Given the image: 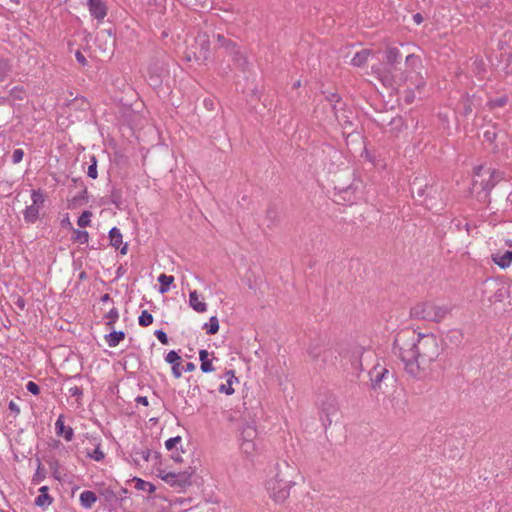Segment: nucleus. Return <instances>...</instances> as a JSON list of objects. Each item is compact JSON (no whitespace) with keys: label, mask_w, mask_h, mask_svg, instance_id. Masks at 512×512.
<instances>
[{"label":"nucleus","mask_w":512,"mask_h":512,"mask_svg":"<svg viewBox=\"0 0 512 512\" xmlns=\"http://www.w3.org/2000/svg\"><path fill=\"white\" fill-rule=\"evenodd\" d=\"M401 340V335H398L394 342V348L398 347V356L405 371L417 379L425 377L430 371L431 365L443 352L440 339L433 333H419L417 339L411 343L400 344Z\"/></svg>","instance_id":"nucleus-1"},{"label":"nucleus","mask_w":512,"mask_h":512,"mask_svg":"<svg viewBox=\"0 0 512 512\" xmlns=\"http://www.w3.org/2000/svg\"><path fill=\"white\" fill-rule=\"evenodd\" d=\"M406 75L405 77L394 78L389 75V72H379L378 79L384 86L394 87L400 86L403 83L411 79L412 84L417 88L421 89L425 86V81L420 75L422 69V60L420 56L415 54H409L405 59Z\"/></svg>","instance_id":"nucleus-2"},{"label":"nucleus","mask_w":512,"mask_h":512,"mask_svg":"<svg viewBox=\"0 0 512 512\" xmlns=\"http://www.w3.org/2000/svg\"><path fill=\"white\" fill-rule=\"evenodd\" d=\"M283 467L286 470L291 469L287 462L283 463ZM286 474L287 473H284L282 470V465L276 463L273 467V470H271V476L265 483V488L269 496L275 502H284L289 497L290 490L295 484L292 480L287 478Z\"/></svg>","instance_id":"nucleus-3"},{"label":"nucleus","mask_w":512,"mask_h":512,"mask_svg":"<svg viewBox=\"0 0 512 512\" xmlns=\"http://www.w3.org/2000/svg\"><path fill=\"white\" fill-rule=\"evenodd\" d=\"M449 313L445 305H437L433 302H422L416 304L410 311L414 319L439 322Z\"/></svg>","instance_id":"nucleus-4"},{"label":"nucleus","mask_w":512,"mask_h":512,"mask_svg":"<svg viewBox=\"0 0 512 512\" xmlns=\"http://www.w3.org/2000/svg\"><path fill=\"white\" fill-rule=\"evenodd\" d=\"M474 175L475 177L480 178V181L478 179L474 180V186H477L478 184L480 185L484 192L485 198L489 195L497 183L504 179L503 172L492 168L485 169L483 166L476 167Z\"/></svg>","instance_id":"nucleus-5"},{"label":"nucleus","mask_w":512,"mask_h":512,"mask_svg":"<svg viewBox=\"0 0 512 512\" xmlns=\"http://www.w3.org/2000/svg\"><path fill=\"white\" fill-rule=\"evenodd\" d=\"M31 200L32 204L27 206L23 211V218L26 223L34 224L39 218L45 197L41 190H32Z\"/></svg>","instance_id":"nucleus-6"},{"label":"nucleus","mask_w":512,"mask_h":512,"mask_svg":"<svg viewBox=\"0 0 512 512\" xmlns=\"http://www.w3.org/2000/svg\"><path fill=\"white\" fill-rule=\"evenodd\" d=\"M193 472L183 471L179 473H167L163 476V480L171 485L184 487L191 483Z\"/></svg>","instance_id":"nucleus-7"},{"label":"nucleus","mask_w":512,"mask_h":512,"mask_svg":"<svg viewBox=\"0 0 512 512\" xmlns=\"http://www.w3.org/2000/svg\"><path fill=\"white\" fill-rule=\"evenodd\" d=\"M90 15L99 22H102L107 15V6L103 0H88Z\"/></svg>","instance_id":"nucleus-8"},{"label":"nucleus","mask_w":512,"mask_h":512,"mask_svg":"<svg viewBox=\"0 0 512 512\" xmlns=\"http://www.w3.org/2000/svg\"><path fill=\"white\" fill-rule=\"evenodd\" d=\"M372 388L374 390L380 389L381 382L386 379L389 375V370L377 363L372 370L369 372Z\"/></svg>","instance_id":"nucleus-9"},{"label":"nucleus","mask_w":512,"mask_h":512,"mask_svg":"<svg viewBox=\"0 0 512 512\" xmlns=\"http://www.w3.org/2000/svg\"><path fill=\"white\" fill-rule=\"evenodd\" d=\"M55 431L58 436L63 437L67 442H70L74 437L73 428L64 424L63 414L59 415L55 422Z\"/></svg>","instance_id":"nucleus-10"},{"label":"nucleus","mask_w":512,"mask_h":512,"mask_svg":"<svg viewBox=\"0 0 512 512\" xmlns=\"http://www.w3.org/2000/svg\"><path fill=\"white\" fill-rule=\"evenodd\" d=\"M491 259L501 269H507L512 263V251L493 253Z\"/></svg>","instance_id":"nucleus-11"},{"label":"nucleus","mask_w":512,"mask_h":512,"mask_svg":"<svg viewBox=\"0 0 512 512\" xmlns=\"http://www.w3.org/2000/svg\"><path fill=\"white\" fill-rule=\"evenodd\" d=\"M48 491L49 488L47 486L40 487L39 495L34 500L35 505L43 510L53 503V498L49 495Z\"/></svg>","instance_id":"nucleus-12"},{"label":"nucleus","mask_w":512,"mask_h":512,"mask_svg":"<svg viewBox=\"0 0 512 512\" xmlns=\"http://www.w3.org/2000/svg\"><path fill=\"white\" fill-rule=\"evenodd\" d=\"M322 412L326 414L329 425L332 423L331 417L338 411L337 400L334 396L327 397L326 401L322 404Z\"/></svg>","instance_id":"nucleus-13"},{"label":"nucleus","mask_w":512,"mask_h":512,"mask_svg":"<svg viewBox=\"0 0 512 512\" xmlns=\"http://www.w3.org/2000/svg\"><path fill=\"white\" fill-rule=\"evenodd\" d=\"M189 306L198 313L207 311V304L201 299L196 290L189 293Z\"/></svg>","instance_id":"nucleus-14"},{"label":"nucleus","mask_w":512,"mask_h":512,"mask_svg":"<svg viewBox=\"0 0 512 512\" xmlns=\"http://www.w3.org/2000/svg\"><path fill=\"white\" fill-rule=\"evenodd\" d=\"M240 449L247 457L251 458L260 452L261 445L259 441H241Z\"/></svg>","instance_id":"nucleus-15"},{"label":"nucleus","mask_w":512,"mask_h":512,"mask_svg":"<svg viewBox=\"0 0 512 512\" xmlns=\"http://www.w3.org/2000/svg\"><path fill=\"white\" fill-rule=\"evenodd\" d=\"M225 376L226 383H223L219 386V392L224 393L226 395H232L235 392L233 384L235 382H238V379L235 376L234 371L232 370L227 371Z\"/></svg>","instance_id":"nucleus-16"},{"label":"nucleus","mask_w":512,"mask_h":512,"mask_svg":"<svg viewBox=\"0 0 512 512\" xmlns=\"http://www.w3.org/2000/svg\"><path fill=\"white\" fill-rule=\"evenodd\" d=\"M181 442H182L181 436H175V437L169 438L168 440L165 441V447L168 451H173L174 449H176V451L172 452V454H171V458L175 462L182 461L180 453L177 451V445L181 444Z\"/></svg>","instance_id":"nucleus-17"},{"label":"nucleus","mask_w":512,"mask_h":512,"mask_svg":"<svg viewBox=\"0 0 512 512\" xmlns=\"http://www.w3.org/2000/svg\"><path fill=\"white\" fill-rule=\"evenodd\" d=\"M98 500L95 492L85 490L80 494L79 501L84 509H91Z\"/></svg>","instance_id":"nucleus-18"},{"label":"nucleus","mask_w":512,"mask_h":512,"mask_svg":"<svg viewBox=\"0 0 512 512\" xmlns=\"http://www.w3.org/2000/svg\"><path fill=\"white\" fill-rule=\"evenodd\" d=\"M370 55L371 50L362 49L353 56V58L351 59V64L356 67H362L367 63Z\"/></svg>","instance_id":"nucleus-19"},{"label":"nucleus","mask_w":512,"mask_h":512,"mask_svg":"<svg viewBox=\"0 0 512 512\" xmlns=\"http://www.w3.org/2000/svg\"><path fill=\"white\" fill-rule=\"evenodd\" d=\"M199 359L201 361V371L204 373H209L214 371V366L212 361L209 359V352L205 349H201L199 351Z\"/></svg>","instance_id":"nucleus-20"},{"label":"nucleus","mask_w":512,"mask_h":512,"mask_svg":"<svg viewBox=\"0 0 512 512\" xmlns=\"http://www.w3.org/2000/svg\"><path fill=\"white\" fill-rule=\"evenodd\" d=\"M366 354H369L371 355L372 352L370 350H366L365 348L363 347H360V346H357L355 347L354 351H353V360H352V365L355 367V368H358L359 370H362V357Z\"/></svg>","instance_id":"nucleus-21"},{"label":"nucleus","mask_w":512,"mask_h":512,"mask_svg":"<svg viewBox=\"0 0 512 512\" xmlns=\"http://www.w3.org/2000/svg\"><path fill=\"white\" fill-rule=\"evenodd\" d=\"M401 58V52L397 47L392 46L386 49V60L390 65L400 63Z\"/></svg>","instance_id":"nucleus-22"},{"label":"nucleus","mask_w":512,"mask_h":512,"mask_svg":"<svg viewBox=\"0 0 512 512\" xmlns=\"http://www.w3.org/2000/svg\"><path fill=\"white\" fill-rule=\"evenodd\" d=\"M241 441H258L257 440V430L255 427L251 425H246L242 428L240 432V442Z\"/></svg>","instance_id":"nucleus-23"},{"label":"nucleus","mask_w":512,"mask_h":512,"mask_svg":"<svg viewBox=\"0 0 512 512\" xmlns=\"http://www.w3.org/2000/svg\"><path fill=\"white\" fill-rule=\"evenodd\" d=\"M106 342L109 347L113 348L119 345V343L125 338L123 331H113L106 335Z\"/></svg>","instance_id":"nucleus-24"},{"label":"nucleus","mask_w":512,"mask_h":512,"mask_svg":"<svg viewBox=\"0 0 512 512\" xmlns=\"http://www.w3.org/2000/svg\"><path fill=\"white\" fill-rule=\"evenodd\" d=\"M174 277L166 274H160L158 282L160 283L159 292L164 294L169 291L170 285L173 283Z\"/></svg>","instance_id":"nucleus-25"},{"label":"nucleus","mask_w":512,"mask_h":512,"mask_svg":"<svg viewBox=\"0 0 512 512\" xmlns=\"http://www.w3.org/2000/svg\"><path fill=\"white\" fill-rule=\"evenodd\" d=\"M110 243L113 247L119 248L122 244V234L117 227H113L109 231Z\"/></svg>","instance_id":"nucleus-26"},{"label":"nucleus","mask_w":512,"mask_h":512,"mask_svg":"<svg viewBox=\"0 0 512 512\" xmlns=\"http://www.w3.org/2000/svg\"><path fill=\"white\" fill-rule=\"evenodd\" d=\"M203 328L206 330V333L209 335H214L219 330V321L216 316H212L209 319L208 323H205Z\"/></svg>","instance_id":"nucleus-27"},{"label":"nucleus","mask_w":512,"mask_h":512,"mask_svg":"<svg viewBox=\"0 0 512 512\" xmlns=\"http://www.w3.org/2000/svg\"><path fill=\"white\" fill-rule=\"evenodd\" d=\"M153 316L147 310H143L138 318V323L142 327H148L153 323Z\"/></svg>","instance_id":"nucleus-28"},{"label":"nucleus","mask_w":512,"mask_h":512,"mask_svg":"<svg viewBox=\"0 0 512 512\" xmlns=\"http://www.w3.org/2000/svg\"><path fill=\"white\" fill-rule=\"evenodd\" d=\"M11 70L9 60L0 58V82H2Z\"/></svg>","instance_id":"nucleus-29"},{"label":"nucleus","mask_w":512,"mask_h":512,"mask_svg":"<svg viewBox=\"0 0 512 512\" xmlns=\"http://www.w3.org/2000/svg\"><path fill=\"white\" fill-rule=\"evenodd\" d=\"M73 240L80 243V244H86L89 240V234L87 231L84 230H74L73 231Z\"/></svg>","instance_id":"nucleus-30"},{"label":"nucleus","mask_w":512,"mask_h":512,"mask_svg":"<svg viewBox=\"0 0 512 512\" xmlns=\"http://www.w3.org/2000/svg\"><path fill=\"white\" fill-rule=\"evenodd\" d=\"M92 213L90 211H84L78 218L77 224L81 228L87 227L91 223Z\"/></svg>","instance_id":"nucleus-31"},{"label":"nucleus","mask_w":512,"mask_h":512,"mask_svg":"<svg viewBox=\"0 0 512 512\" xmlns=\"http://www.w3.org/2000/svg\"><path fill=\"white\" fill-rule=\"evenodd\" d=\"M309 355L314 359L318 360L322 353V348L319 343H316L315 345L311 344L308 348Z\"/></svg>","instance_id":"nucleus-32"},{"label":"nucleus","mask_w":512,"mask_h":512,"mask_svg":"<svg viewBox=\"0 0 512 512\" xmlns=\"http://www.w3.org/2000/svg\"><path fill=\"white\" fill-rule=\"evenodd\" d=\"M10 95L15 100H23L25 97V91L23 87L15 86L10 90Z\"/></svg>","instance_id":"nucleus-33"},{"label":"nucleus","mask_w":512,"mask_h":512,"mask_svg":"<svg viewBox=\"0 0 512 512\" xmlns=\"http://www.w3.org/2000/svg\"><path fill=\"white\" fill-rule=\"evenodd\" d=\"M87 175L90 178H92V179H96L97 176H98V173H97V161H96L95 157L91 158V164L88 167Z\"/></svg>","instance_id":"nucleus-34"},{"label":"nucleus","mask_w":512,"mask_h":512,"mask_svg":"<svg viewBox=\"0 0 512 512\" xmlns=\"http://www.w3.org/2000/svg\"><path fill=\"white\" fill-rule=\"evenodd\" d=\"M87 456L95 461H101L104 459L105 454L100 449V445H97L93 452L88 453Z\"/></svg>","instance_id":"nucleus-35"},{"label":"nucleus","mask_w":512,"mask_h":512,"mask_svg":"<svg viewBox=\"0 0 512 512\" xmlns=\"http://www.w3.org/2000/svg\"><path fill=\"white\" fill-rule=\"evenodd\" d=\"M165 361L171 365H175L178 362H180V356L176 351L171 350L170 352L167 353Z\"/></svg>","instance_id":"nucleus-36"},{"label":"nucleus","mask_w":512,"mask_h":512,"mask_svg":"<svg viewBox=\"0 0 512 512\" xmlns=\"http://www.w3.org/2000/svg\"><path fill=\"white\" fill-rule=\"evenodd\" d=\"M462 106H463V114L465 116L469 115L472 112V101L469 97H465L462 100Z\"/></svg>","instance_id":"nucleus-37"},{"label":"nucleus","mask_w":512,"mask_h":512,"mask_svg":"<svg viewBox=\"0 0 512 512\" xmlns=\"http://www.w3.org/2000/svg\"><path fill=\"white\" fill-rule=\"evenodd\" d=\"M506 103H507V97H499L497 99H493V100L489 101L488 105L490 106V108H495V107H502Z\"/></svg>","instance_id":"nucleus-38"},{"label":"nucleus","mask_w":512,"mask_h":512,"mask_svg":"<svg viewBox=\"0 0 512 512\" xmlns=\"http://www.w3.org/2000/svg\"><path fill=\"white\" fill-rule=\"evenodd\" d=\"M24 157V151L20 148L15 149L12 153V162L14 164H18L23 160Z\"/></svg>","instance_id":"nucleus-39"},{"label":"nucleus","mask_w":512,"mask_h":512,"mask_svg":"<svg viewBox=\"0 0 512 512\" xmlns=\"http://www.w3.org/2000/svg\"><path fill=\"white\" fill-rule=\"evenodd\" d=\"M109 321H108V324L111 325L113 323H115L117 320H118V317H119V313H118V310L116 308H112L108 313H107V316H106Z\"/></svg>","instance_id":"nucleus-40"},{"label":"nucleus","mask_w":512,"mask_h":512,"mask_svg":"<svg viewBox=\"0 0 512 512\" xmlns=\"http://www.w3.org/2000/svg\"><path fill=\"white\" fill-rule=\"evenodd\" d=\"M68 391H69L70 396H72V397H76V398L80 399L83 396V390L79 386H72L69 388Z\"/></svg>","instance_id":"nucleus-41"},{"label":"nucleus","mask_w":512,"mask_h":512,"mask_svg":"<svg viewBox=\"0 0 512 512\" xmlns=\"http://www.w3.org/2000/svg\"><path fill=\"white\" fill-rule=\"evenodd\" d=\"M26 389H27V391H29L33 395H38L40 393L39 386L35 382H33V381H29L26 384Z\"/></svg>","instance_id":"nucleus-42"},{"label":"nucleus","mask_w":512,"mask_h":512,"mask_svg":"<svg viewBox=\"0 0 512 512\" xmlns=\"http://www.w3.org/2000/svg\"><path fill=\"white\" fill-rule=\"evenodd\" d=\"M156 338L164 345L168 344V337L167 334L163 330H156L155 331Z\"/></svg>","instance_id":"nucleus-43"},{"label":"nucleus","mask_w":512,"mask_h":512,"mask_svg":"<svg viewBox=\"0 0 512 512\" xmlns=\"http://www.w3.org/2000/svg\"><path fill=\"white\" fill-rule=\"evenodd\" d=\"M134 455L136 457H139L143 459L144 461H148L150 456V450L149 449H142L134 452Z\"/></svg>","instance_id":"nucleus-44"},{"label":"nucleus","mask_w":512,"mask_h":512,"mask_svg":"<svg viewBox=\"0 0 512 512\" xmlns=\"http://www.w3.org/2000/svg\"><path fill=\"white\" fill-rule=\"evenodd\" d=\"M172 373L175 378H180L182 376V369L180 368V362L175 365H172Z\"/></svg>","instance_id":"nucleus-45"},{"label":"nucleus","mask_w":512,"mask_h":512,"mask_svg":"<svg viewBox=\"0 0 512 512\" xmlns=\"http://www.w3.org/2000/svg\"><path fill=\"white\" fill-rule=\"evenodd\" d=\"M75 57H76V60L78 61V63H80L81 65L84 66L87 64V60H86L85 56L80 51H76Z\"/></svg>","instance_id":"nucleus-46"},{"label":"nucleus","mask_w":512,"mask_h":512,"mask_svg":"<svg viewBox=\"0 0 512 512\" xmlns=\"http://www.w3.org/2000/svg\"><path fill=\"white\" fill-rule=\"evenodd\" d=\"M216 37H217V41L219 42V44H220L221 46H223V47H224V46H228L229 40H228V39H226V37H225V36H223V35H221V34H217V36H216Z\"/></svg>","instance_id":"nucleus-47"},{"label":"nucleus","mask_w":512,"mask_h":512,"mask_svg":"<svg viewBox=\"0 0 512 512\" xmlns=\"http://www.w3.org/2000/svg\"><path fill=\"white\" fill-rule=\"evenodd\" d=\"M136 402L138 404L143 405V406H148L149 405V401H148V398L146 396H138L136 398Z\"/></svg>","instance_id":"nucleus-48"},{"label":"nucleus","mask_w":512,"mask_h":512,"mask_svg":"<svg viewBox=\"0 0 512 512\" xmlns=\"http://www.w3.org/2000/svg\"><path fill=\"white\" fill-rule=\"evenodd\" d=\"M8 407L12 412H15L16 414L20 413V408L14 401H10Z\"/></svg>","instance_id":"nucleus-49"},{"label":"nucleus","mask_w":512,"mask_h":512,"mask_svg":"<svg viewBox=\"0 0 512 512\" xmlns=\"http://www.w3.org/2000/svg\"><path fill=\"white\" fill-rule=\"evenodd\" d=\"M144 485H149V487H150V491H153V490H154V487H153L151 484L146 483L145 481H143V480L139 479V480H138V483H137V488H139V489H144Z\"/></svg>","instance_id":"nucleus-50"},{"label":"nucleus","mask_w":512,"mask_h":512,"mask_svg":"<svg viewBox=\"0 0 512 512\" xmlns=\"http://www.w3.org/2000/svg\"><path fill=\"white\" fill-rule=\"evenodd\" d=\"M328 100L331 102V103H338L339 100H340V97L338 94H335V93H332L329 97H328Z\"/></svg>","instance_id":"nucleus-51"},{"label":"nucleus","mask_w":512,"mask_h":512,"mask_svg":"<svg viewBox=\"0 0 512 512\" xmlns=\"http://www.w3.org/2000/svg\"><path fill=\"white\" fill-rule=\"evenodd\" d=\"M413 20L416 24H421L423 21V17L420 13H416L415 15H413Z\"/></svg>","instance_id":"nucleus-52"},{"label":"nucleus","mask_w":512,"mask_h":512,"mask_svg":"<svg viewBox=\"0 0 512 512\" xmlns=\"http://www.w3.org/2000/svg\"><path fill=\"white\" fill-rule=\"evenodd\" d=\"M195 369V365L192 362H188L184 368L185 372H190Z\"/></svg>","instance_id":"nucleus-53"},{"label":"nucleus","mask_w":512,"mask_h":512,"mask_svg":"<svg viewBox=\"0 0 512 512\" xmlns=\"http://www.w3.org/2000/svg\"><path fill=\"white\" fill-rule=\"evenodd\" d=\"M100 300H101V302L106 303V302H109L111 300V297H110L109 294H104V295L101 296Z\"/></svg>","instance_id":"nucleus-54"},{"label":"nucleus","mask_w":512,"mask_h":512,"mask_svg":"<svg viewBox=\"0 0 512 512\" xmlns=\"http://www.w3.org/2000/svg\"><path fill=\"white\" fill-rule=\"evenodd\" d=\"M323 353H324V357H323V359H322V362H323V363H326V362L328 361V359H327V358H328V355H329V354H331V351H329V350H324V351H323Z\"/></svg>","instance_id":"nucleus-55"},{"label":"nucleus","mask_w":512,"mask_h":512,"mask_svg":"<svg viewBox=\"0 0 512 512\" xmlns=\"http://www.w3.org/2000/svg\"><path fill=\"white\" fill-rule=\"evenodd\" d=\"M127 250H128V245L127 244H124L121 249H120V253L125 255L127 253Z\"/></svg>","instance_id":"nucleus-56"},{"label":"nucleus","mask_w":512,"mask_h":512,"mask_svg":"<svg viewBox=\"0 0 512 512\" xmlns=\"http://www.w3.org/2000/svg\"><path fill=\"white\" fill-rule=\"evenodd\" d=\"M505 245L508 247H512V239L505 240Z\"/></svg>","instance_id":"nucleus-57"},{"label":"nucleus","mask_w":512,"mask_h":512,"mask_svg":"<svg viewBox=\"0 0 512 512\" xmlns=\"http://www.w3.org/2000/svg\"><path fill=\"white\" fill-rule=\"evenodd\" d=\"M300 85H301V82L298 80V81H296V82L293 84V88H298V87H300Z\"/></svg>","instance_id":"nucleus-58"},{"label":"nucleus","mask_w":512,"mask_h":512,"mask_svg":"<svg viewBox=\"0 0 512 512\" xmlns=\"http://www.w3.org/2000/svg\"><path fill=\"white\" fill-rule=\"evenodd\" d=\"M62 223H63V224H64V223H67V224H69V225H70L69 218H68V217H66L65 219H63V220H62Z\"/></svg>","instance_id":"nucleus-59"},{"label":"nucleus","mask_w":512,"mask_h":512,"mask_svg":"<svg viewBox=\"0 0 512 512\" xmlns=\"http://www.w3.org/2000/svg\"><path fill=\"white\" fill-rule=\"evenodd\" d=\"M186 59H187V61H191L192 57L190 55H187Z\"/></svg>","instance_id":"nucleus-60"},{"label":"nucleus","mask_w":512,"mask_h":512,"mask_svg":"<svg viewBox=\"0 0 512 512\" xmlns=\"http://www.w3.org/2000/svg\"><path fill=\"white\" fill-rule=\"evenodd\" d=\"M418 194L422 195V190L421 189H419Z\"/></svg>","instance_id":"nucleus-61"}]
</instances>
